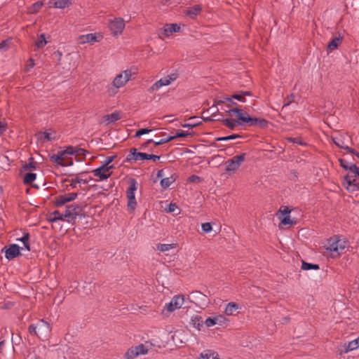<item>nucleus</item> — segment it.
Segmentation results:
<instances>
[{"label": "nucleus", "mask_w": 359, "mask_h": 359, "mask_svg": "<svg viewBox=\"0 0 359 359\" xmlns=\"http://www.w3.org/2000/svg\"><path fill=\"white\" fill-rule=\"evenodd\" d=\"M344 185L348 191L359 190V168L346 174L344 177Z\"/></svg>", "instance_id": "423d86ee"}, {"label": "nucleus", "mask_w": 359, "mask_h": 359, "mask_svg": "<svg viewBox=\"0 0 359 359\" xmlns=\"http://www.w3.org/2000/svg\"><path fill=\"white\" fill-rule=\"evenodd\" d=\"M104 121L107 123H115L116 121L121 118L120 114L117 111L113 112L110 114L106 115L104 117Z\"/></svg>", "instance_id": "c85d7f7f"}, {"label": "nucleus", "mask_w": 359, "mask_h": 359, "mask_svg": "<svg viewBox=\"0 0 359 359\" xmlns=\"http://www.w3.org/2000/svg\"><path fill=\"white\" fill-rule=\"evenodd\" d=\"M81 183L86 184V181L77 177L75 179L72 180L71 186L72 187H76L77 184H81Z\"/></svg>", "instance_id": "3c124183"}, {"label": "nucleus", "mask_w": 359, "mask_h": 359, "mask_svg": "<svg viewBox=\"0 0 359 359\" xmlns=\"http://www.w3.org/2000/svg\"><path fill=\"white\" fill-rule=\"evenodd\" d=\"M78 194L75 192L58 195L55 198V205L57 207L62 206L68 202L75 200Z\"/></svg>", "instance_id": "4468645a"}, {"label": "nucleus", "mask_w": 359, "mask_h": 359, "mask_svg": "<svg viewBox=\"0 0 359 359\" xmlns=\"http://www.w3.org/2000/svg\"><path fill=\"white\" fill-rule=\"evenodd\" d=\"M175 178L171 175L170 177H164L161 180V185L163 188H168L174 182Z\"/></svg>", "instance_id": "7c9ffc66"}, {"label": "nucleus", "mask_w": 359, "mask_h": 359, "mask_svg": "<svg viewBox=\"0 0 359 359\" xmlns=\"http://www.w3.org/2000/svg\"><path fill=\"white\" fill-rule=\"evenodd\" d=\"M30 334L37 336L41 340H48L50 336L51 327L50 324L44 320H40L34 324H32L28 327Z\"/></svg>", "instance_id": "f257e3e1"}, {"label": "nucleus", "mask_w": 359, "mask_h": 359, "mask_svg": "<svg viewBox=\"0 0 359 359\" xmlns=\"http://www.w3.org/2000/svg\"><path fill=\"white\" fill-rule=\"evenodd\" d=\"M190 135H191L190 133L182 130V131L177 132L175 135H172V137L174 140L177 137H185Z\"/></svg>", "instance_id": "603ef678"}, {"label": "nucleus", "mask_w": 359, "mask_h": 359, "mask_svg": "<svg viewBox=\"0 0 359 359\" xmlns=\"http://www.w3.org/2000/svg\"><path fill=\"white\" fill-rule=\"evenodd\" d=\"M176 247V244H159L157 245V249L161 252L169 251Z\"/></svg>", "instance_id": "e433bc0d"}, {"label": "nucleus", "mask_w": 359, "mask_h": 359, "mask_svg": "<svg viewBox=\"0 0 359 359\" xmlns=\"http://www.w3.org/2000/svg\"><path fill=\"white\" fill-rule=\"evenodd\" d=\"M281 223L284 225H288V224H292L293 222L290 219V217L289 215L284 217L282 220Z\"/></svg>", "instance_id": "e2e57ef3"}, {"label": "nucleus", "mask_w": 359, "mask_h": 359, "mask_svg": "<svg viewBox=\"0 0 359 359\" xmlns=\"http://www.w3.org/2000/svg\"><path fill=\"white\" fill-rule=\"evenodd\" d=\"M216 323L218 325L224 326L229 324V320L223 315L215 316Z\"/></svg>", "instance_id": "72a5a7b5"}, {"label": "nucleus", "mask_w": 359, "mask_h": 359, "mask_svg": "<svg viewBox=\"0 0 359 359\" xmlns=\"http://www.w3.org/2000/svg\"><path fill=\"white\" fill-rule=\"evenodd\" d=\"M210 356L211 351L209 350H206L200 354L198 359H210Z\"/></svg>", "instance_id": "4d7b16f0"}, {"label": "nucleus", "mask_w": 359, "mask_h": 359, "mask_svg": "<svg viewBox=\"0 0 359 359\" xmlns=\"http://www.w3.org/2000/svg\"><path fill=\"white\" fill-rule=\"evenodd\" d=\"M177 208V206L175 203H170L166 208L168 212H172Z\"/></svg>", "instance_id": "69168bd1"}, {"label": "nucleus", "mask_w": 359, "mask_h": 359, "mask_svg": "<svg viewBox=\"0 0 359 359\" xmlns=\"http://www.w3.org/2000/svg\"><path fill=\"white\" fill-rule=\"evenodd\" d=\"M113 167H104L100 165L99 168L92 170V173L95 177H98V182L107 180L112 174L111 170Z\"/></svg>", "instance_id": "ddd939ff"}, {"label": "nucleus", "mask_w": 359, "mask_h": 359, "mask_svg": "<svg viewBox=\"0 0 359 359\" xmlns=\"http://www.w3.org/2000/svg\"><path fill=\"white\" fill-rule=\"evenodd\" d=\"M184 302V298L182 295L174 296L170 302L166 303L162 310V315L168 317L172 312L180 309Z\"/></svg>", "instance_id": "0eeeda50"}, {"label": "nucleus", "mask_w": 359, "mask_h": 359, "mask_svg": "<svg viewBox=\"0 0 359 359\" xmlns=\"http://www.w3.org/2000/svg\"><path fill=\"white\" fill-rule=\"evenodd\" d=\"M80 207L77 205H68L63 213L65 221L69 223L74 222L79 215Z\"/></svg>", "instance_id": "f8f14e48"}, {"label": "nucleus", "mask_w": 359, "mask_h": 359, "mask_svg": "<svg viewBox=\"0 0 359 359\" xmlns=\"http://www.w3.org/2000/svg\"><path fill=\"white\" fill-rule=\"evenodd\" d=\"M302 269L303 270H306V271L311 270V269L317 270L319 269V266L318 264L302 262Z\"/></svg>", "instance_id": "ea45409f"}, {"label": "nucleus", "mask_w": 359, "mask_h": 359, "mask_svg": "<svg viewBox=\"0 0 359 359\" xmlns=\"http://www.w3.org/2000/svg\"><path fill=\"white\" fill-rule=\"evenodd\" d=\"M64 154L62 151H59L57 154H53L50 156V159L53 163H57L58 165L65 167V163H64Z\"/></svg>", "instance_id": "b1692460"}, {"label": "nucleus", "mask_w": 359, "mask_h": 359, "mask_svg": "<svg viewBox=\"0 0 359 359\" xmlns=\"http://www.w3.org/2000/svg\"><path fill=\"white\" fill-rule=\"evenodd\" d=\"M245 159V154L243 153L240 155L234 156L231 158L226 161V171L228 172H235L238 169L243 162Z\"/></svg>", "instance_id": "9d476101"}, {"label": "nucleus", "mask_w": 359, "mask_h": 359, "mask_svg": "<svg viewBox=\"0 0 359 359\" xmlns=\"http://www.w3.org/2000/svg\"><path fill=\"white\" fill-rule=\"evenodd\" d=\"M48 221L50 222H55L57 221H65V218H63V213L59 212L58 210L53 212L48 216Z\"/></svg>", "instance_id": "cd10ccee"}, {"label": "nucleus", "mask_w": 359, "mask_h": 359, "mask_svg": "<svg viewBox=\"0 0 359 359\" xmlns=\"http://www.w3.org/2000/svg\"><path fill=\"white\" fill-rule=\"evenodd\" d=\"M23 249V248H20L18 245L13 243L4 247L1 252L5 253V257L8 260H12L19 257L21 255L20 250Z\"/></svg>", "instance_id": "9b49d317"}, {"label": "nucleus", "mask_w": 359, "mask_h": 359, "mask_svg": "<svg viewBox=\"0 0 359 359\" xmlns=\"http://www.w3.org/2000/svg\"><path fill=\"white\" fill-rule=\"evenodd\" d=\"M240 309L238 304L235 302H229L224 309V313L227 316H232L234 313Z\"/></svg>", "instance_id": "a878e982"}, {"label": "nucleus", "mask_w": 359, "mask_h": 359, "mask_svg": "<svg viewBox=\"0 0 359 359\" xmlns=\"http://www.w3.org/2000/svg\"><path fill=\"white\" fill-rule=\"evenodd\" d=\"M152 130L151 129H148V128H142L139 130H137L135 133V137H140L141 135H143L144 134H147L150 132H151Z\"/></svg>", "instance_id": "5fc2aeb1"}, {"label": "nucleus", "mask_w": 359, "mask_h": 359, "mask_svg": "<svg viewBox=\"0 0 359 359\" xmlns=\"http://www.w3.org/2000/svg\"><path fill=\"white\" fill-rule=\"evenodd\" d=\"M160 159V156L154 154H149L147 153L137 152L135 148H132L130 150L128 155L126 157L128 161L131 160L139 161V160H152L156 161Z\"/></svg>", "instance_id": "1a4fd4ad"}, {"label": "nucleus", "mask_w": 359, "mask_h": 359, "mask_svg": "<svg viewBox=\"0 0 359 359\" xmlns=\"http://www.w3.org/2000/svg\"><path fill=\"white\" fill-rule=\"evenodd\" d=\"M43 4L42 1H36L32 4L31 8L32 13H36L43 6Z\"/></svg>", "instance_id": "a18cd8bd"}, {"label": "nucleus", "mask_w": 359, "mask_h": 359, "mask_svg": "<svg viewBox=\"0 0 359 359\" xmlns=\"http://www.w3.org/2000/svg\"><path fill=\"white\" fill-rule=\"evenodd\" d=\"M180 29V27L176 23L166 24L163 27V34L165 36H168L173 33L178 32Z\"/></svg>", "instance_id": "6ab92c4d"}, {"label": "nucleus", "mask_w": 359, "mask_h": 359, "mask_svg": "<svg viewBox=\"0 0 359 359\" xmlns=\"http://www.w3.org/2000/svg\"><path fill=\"white\" fill-rule=\"evenodd\" d=\"M115 158V156H107L104 160L102 162V166H104V167H113L114 168V165H110L109 164L114 160Z\"/></svg>", "instance_id": "37998d69"}, {"label": "nucleus", "mask_w": 359, "mask_h": 359, "mask_svg": "<svg viewBox=\"0 0 359 359\" xmlns=\"http://www.w3.org/2000/svg\"><path fill=\"white\" fill-rule=\"evenodd\" d=\"M218 111V109L215 106H212L208 109L207 112L210 113L212 116Z\"/></svg>", "instance_id": "338daca9"}, {"label": "nucleus", "mask_w": 359, "mask_h": 359, "mask_svg": "<svg viewBox=\"0 0 359 359\" xmlns=\"http://www.w3.org/2000/svg\"><path fill=\"white\" fill-rule=\"evenodd\" d=\"M280 212L283 215H285V216H287L289 215V214L290 213V210L289 209L288 207L287 206H283L280 208Z\"/></svg>", "instance_id": "680f3d73"}, {"label": "nucleus", "mask_w": 359, "mask_h": 359, "mask_svg": "<svg viewBox=\"0 0 359 359\" xmlns=\"http://www.w3.org/2000/svg\"><path fill=\"white\" fill-rule=\"evenodd\" d=\"M232 98L236 99L241 102H245V98L243 97V94H242L241 92L233 95L231 97H224V100L231 102Z\"/></svg>", "instance_id": "4c0bfd02"}, {"label": "nucleus", "mask_w": 359, "mask_h": 359, "mask_svg": "<svg viewBox=\"0 0 359 359\" xmlns=\"http://www.w3.org/2000/svg\"><path fill=\"white\" fill-rule=\"evenodd\" d=\"M340 165L347 171V173H350V172L355 170L358 167L356 166L355 164L351 163L346 159H339Z\"/></svg>", "instance_id": "5701e85b"}, {"label": "nucleus", "mask_w": 359, "mask_h": 359, "mask_svg": "<svg viewBox=\"0 0 359 359\" xmlns=\"http://www.w3.org/2000/svg\"><path fill=\"white\" fill-rule=\"evenodd\" d=\"M333 142L340 148H342L346 150L349 153L355 154L357 157L359 158V154L355 153L352 149H351L348 146L344 145V142L339 137H333Z\"/></svg>", "instance_id": "393cba45"}, {"label": "nucleus", "mask_w": 359, "mask_h": 359, "mask_svg": "<svg viewBox=\"0 0 359 359\" xmlns=\"http://www.w3.org/2000/svg\"><path fill=\"white\" fill-rule=\"evenodd\" d=\"M62 152L64 155H73L75 153V148L72 146H69L65 150L62 151Z\"/></svg>", "instance_id": "13d9d810"}, {"label": "nucleus", "mask_w": 359, "mask_h": 359, "mask_svg": "<svg viewBox=\"0 0 359 359\" xmlns=\"http://www.w3.org/2000/svg\"><path fill=\"white\" fill-rule=\"evenodd\" d=\"M343 37L339 36L338 37H334L331 40V41L327 44V49L330 51H332L334 49L337 48L340 42L342 41Z\"/></svg>", "instance_id": "c756f323"}, {"label": "nucleus", "mask_w": 359, "mask_h": 359, "mask_svg": "<svg viewBox=\"0 0 359 359\" xmlns=\"http://www.w3.org/2000/svg\"><path fill=\"white\" fill-rule=\"evenodd\" d=\"M169 85V81L165 77L161 78L158 81H156L149 88V93H154L158 91L163 86H167Z\"/></svg>", "instance_id": "aec40b11"}, {"label": "nucleus", "mask_w": 359, "mask_h": 359, "mask_svg": "<svg viewBox=\"0 0 359 359\" xmlns=\"http://www.w3.org/2000/svg\"><path fill=\"white\" fill-rule=\"evenodd\" d=\"M201 11L202 7L200 5H195L186 11L185 13L190 18L194 19L198 15L201 13Z\"/></svg>", "instance_id": "4be33fe9"}, {"label": "nucleus", "mask_w": 359, "mask_h": 359, "mask_svg": "<svg viewBox=\"0 0 359 359\" xmlns=\"http://www.w3.org/2000/svg\"><path fill=\"white\" fill-rule=\"evenodd\" d=\"M173 140L172 135L168 136L167 137L162 138L157 142H154L156 146H158L165 143H167Z\"/></svg>", "instance_id": "09e8293b"}, {"label": "nucleus", "mask_w": 359, "mask_h": 359, "mask_svg": "<svg viewBox=\"0 0 359 359\" xmlns=\"http://www.w3.org/2000/svg\"><path fill=\"white\" fill-rule=\"evenodd\" d=\"M326 250L332 258L339 257L348 246V241L339 236L332 237L327 241Z\"/></svg>", "instance_id": "f03ea898"}, {"label": "nucleus", "mask_w": 359, "mask_h": 359, "mask_svg": "<svg viewBox=\"0 0 359 359\" xmlns=\"http://www.w3.org/2000/svg\"><path fill=\"white\" fill-rule=\"evenodd\" d=\"M41 135V139H43V141H50L55 138V136H53V134L51 132L48 130H46L40 134Z\"/></svg>", "instance_id": "a19ab883"}, {"label": "nucleus", "mask_w": 359, "mask_h": 359, "mask_svg": "<svg viewBox=\"0 0 359 359\" xmlns=\"http://www.w3.org/2000/svg\"><path fill=\"white\" fill-rule=\"evenodd\" d=\"M17 241H19L23 243L24 248L26 249L27 251L30 250V246H29V233H25L22 237L18 238Z\"/></svg>", "instance_id": "2f4dec72"}, {"label": "nucleus", "mask_w": 359, "mask_h": 359, "mask_svg": "<svg viewBox=\"0 0 359 359\" xmlns=\"http://www.w3.org/2000/svg\"><path fill=\"white\" fill-rule=\"evenodd\" d=\"M222 122L224 125L230 129H233L238 124L236 121L230 118H225L222 121Z\"/></svg>", "instance_id": "58836bf2"}, {"label": "nucleus", "mask_w": 359, "mask_h": 359, "mask_svg": "<svg viewBox=\"0 0 359 359\" xmlns=\"http://www.w3.org/2000/svg\"><path fill=\"white\" fill-rule=\"evenodd\" d=\"M36 166L34 162L25 163L22 165L21 172L27 171L28 169H35Z\"/></svg>", "instance_id": "de8ad7c7"}, {"label": "nucleus", "mask_w": 359, "mask_h": 359, "mask_svg": "<svg viewBox=\"0 0 359 359\" xmlns=\"http://www.w3.org/2000/svg\"><path fill=\"white\" fill-rule=\"evenodd\" d=\"M191 323L193 326L198 330H201L204 323L202 317L199 315H194L191 316Z\"/></svg>", "instance_id": "bb28decb"}, {"label": "nucleus", "mask_w": 359, "mask_h": 359, "mask_svg": "<svg viewBox=\"0 0 359 359\" xmlns=\"http://www.w3.org/2000/svg\"><path fill=\"white\" fill-rule=\"evenodd\" d=\"M269 121L265 118H256L251 117L248 122V125L250 126L259 127L260 128H264L268 126Z\"/></svg>", "instance_id": "a211bd4d"}, {"label": "nucleus", "mask_w": 359, "mask_h": 359, "mask_svg": "<svg viewBox=\"0 0 359 359\" xmlns=\"http://www.w3.org/2000/svg\"><path fill=\"white\" fill-rule=\"evenodd\" d=\"M294 95L293 94H291L289 96H287L284 101L283 107L290 105L291 103L294 102Z\"/></svg>", "instance_id": "864d4df0"}, {"label": "nucleus", "mask_w": 359, "mask_h": 359, "mask_svg": "<svg viewBox=\"0 0 359 359\" xmlns=\"http://www.w3.org/2000/svg\"><path fill=\"white\" fill-rule=\"evenodd\" d=\"M191 297L197 301L196 304L202 306H207L209 304L208 297L199 291L192 292L191 293Z\"/></svg>", "instance_id": "dca6fc26"}, {"label": "nucleus", "mask_w": 359, "mask_h": 359, "mask_svg": "<svg viewBox=\"0 0 359 359\" xmlns=\"http://www.w3.org/2000/svg\"><path fill=\"white\" fill-rule=\"evenodd\" d=\"M228 112L231 115H232L233 114H236L238 118L240 121H241L244 123L248 124V122L250 121V115L248 113H246V112L243 111V110L239 109L238 108H234V109H229Z\"/></svg>", "instance_id": "f3484780"}, {"label": "nucleus", "mask_w": 359, "mask_h": 359, "mask_svg": "<svg viewBox=\"0 0 359 359\" xmlns=\"http://www.w3.org/2000/svg\"><path fill=\"white\" fill-rule=\"evenodd\" d=\"M34 67V61L33 59L30 58L26 65L25 70L27 72H29L30 69H32Z\"/></svg>", "instance_id": "bf43d9fd"}, {"label": "nucleus", "mask_w": 359, "mask_h": 359, "mask_svg": "<svg viewBox=\"0 0 359 359\" xmlns=\"http://www.w3.org/2000/svg\"><path fill=\"white\" fill-rule=\"evenodd\" d=\"M46 44L47 41L46 40L45 34H40L38 40L35 42V46L39 48H41L44 47Z\"/></svg>", "instance_id": "c9c22d12"}, {"label": "nucleus", "mask_w": 359, "mask_h": 359, "mask_svg": "<svg viewBox=\"0 0 359 359\" xmlns=\"http://www.w3.org/2000/svg\"><path fill=\"white\" fill-rule=\"evenodd\" d=\"M125 27V20L121 17L114 18L108 22L109 29L115 37H118L123 34Z\"/></svg>", "instance_id": "6e6552de"}, {"label": "nucleus", "mask_w": 359, "mask_h": 359, "mask_svg": "<svg viewBox=\"0 0 359 359\" xmlns=\"http://www.w3.org/2000/svg\"><path fill=\"white\" fill-rule=\"evenodd\" d=\"M359 347L358 339H355L348 343H345L339 349L340 355L348 353L349 351L357 349Z\"/></svg>", "instance_id": "2eb2a0df"}, {"label": "nucleus", "mask_w": 359, "mask_h": 359, "mask_svg": "<svg viewBox=\"0 0 359 359\" xmlns=\"http://www.w3.org/2000/svg\"><path fill=\"white\" fill-rule=\"evenodd\" d=\"M153 344L149 341H145L130 348L125 353L126 359H135V358L147 354L151 349Z\"/></svg>", "instance_id": "20e7f679"}, {"label": "nucleus", "mask_w": 359, "mask_h": 359, "mask_svg": "<svg viewBox=\"0 0 359 359\" xmlns=\"http://www.w3.org/2000/svg\"><path fill=\"white\" fill-rule=\"evenodd\" d=\"M129 187L126 190L128 198V209L130 211H134L137 207V201L135 198V191L137 189V182L135 179L130 178L128 180Z\"/></svg>", "instance_id": "39448f33"}, {"label": "nucleus", "mask_w": 359, "mask_h": 359, "mask_svg": "<svg viewBox=\"0 0 359 359\" xmlns=\"http://www.w3.org/2000/svg\"><path fill=\"white\" fill-rule=\"evenodd\" d=\"M288 140L290 142L298 144L299 145H306V143L302 142L299 137H290Z\"/></svg>", "instance_id": "052dcab7"}, {"label": "nucleus", "mask_w": 359, "mask_h": 359, "mask_svg": "<svg viewBox=\"0 0 359 359\" xmlns=\"http://www.w3.org/2000/svg\"><path fill=\"white\" fill-rule=\"evenodd\" d=\"M7 48V41H3L0 43V50H4Z\"/></svg>", "instance_id": "774afa93"}, {"label": "nucleus", "mask_w": 359, "mask_h": 359, "mask_svg": "<svg viewBox=\"0 0 359 359\" xmlns=\"http://www.w3.org/2000/svg\"><path fill=\"white\" fill-rule=\"evenodd\" d=\"M239 135H228V136H225V137H219L217 138V141H228V140H234L237 137H238Z\"/></svg>", "instance_id": "6e6d98bb"}, {"label": "nucleus", "mask_w": 359, "mask_h": 359, "mask_svg": "<svg viewBox=\"0 0 359 359\" xmlns=\"http://www.w3.org/2000/svg\"><path fill=\"white\" fill-rule=\"evenodd\" d=\"M179 76V73L177 70H172L168 76H165L169 81V85L175 81Z\"/></svg>", "instance_id": "79ce46f5"}, {"label": "nucleus", "mask_w": 359, "mask_h": 359, "mask_svg": "<svg viewBox=\"0 0 359 359\" xmlns=\"http://www.w3.org/2000/svg\"><path fill=\"white\" fill-rule=\"evenodd\" d=\"M50 4H52V7L54 8L63 9L69 7L72 4V0H50Z\"/></svg>", "instance_id": "412c9836"}, {"label": "nucleus", "mask_w": 359, "mask_h": 359, "mask_svg": "<svg viewBox=\"0 0 359 359\" xmlns=\"http://www.w3.org/2000/svg\"><path fill=\"white\" fill-rule=\"evenodd\" d=\"M201 123V121H193L190 123L182 124V127L191 129V128H194L199 126Z\"/></svg>", "instance_id": "c03bdc74"}, {"label": "nucleus", "mask_w": 359, "mask_h": 359, "mask_svg": "<svg viewBox=\"0 0 359 359\" xmlns=\"http://www.w3.org/2000/svg\"><path fill=\"white\" fill-rule=\"evenodd\" d=\"M36 175L35 173L28 172L25 175V176L23 177V182L25 184H30L36 180Z\"/></svg>", "instance_id": "f704fd0d"}, {"label": "nucleus", "mask_w": 359, "mask_h": 359, "mask_svg": "<svg viewBox=\"0 0 359 359\" xmlns=\"http://www.w3.org/2000/svg\"><path fill=\"white\" fill-rule=\"evenodd\" d=\"M204 323L205 324V325L208 327H212L215 325H217L216 323V320H215V316L214 317H209L205 321H204Z\"/></svg>", "instance_id": "49530a36"}, {"label": "nucleus", "mask_w": 359, "mask_h": 359, "mask_svg": "<svg viewBox=\"0 0 359 359\" xmlns=\"http://www.w3.org/2000/svg\"><path fill=\"white\" fill-rule=\"evenodd\" d=\"M137 73V71L135 67L127 69L118 74L114 79L111 84L116 89L122 88L130 81L132 76L136 75Z\"/></svg>", "instance_id": "7ed1b4c3"}, {"label": "nucleus", "mask_w": 359, "mask_h": 359, "mask_svg": "<svg viewBox=\"0 0 359 359\" xmlns=\"http://www.w3.org/2000/svg\"><path fill=\"white\" fill-rule=\"evenodd\" d=\"M86 150L82 148H75L74 154L76 156H85L86 154Z\"/></svg>", "instance_id": "0e129e2a"}, {"label": "nucleus", "mask_w": 359, "mask_h": 359, "mask_svg": "<svg viewBox=\"0 0 359 359\" xmlns=\"http://www.w3.org/2000/svg\"><path fill=\"white\" fill-rule=\"evenodd\" d=\"M82 43H90L97 41V36L95 34H87L81 36Z\"/></svg>", "instance_id": "473e14b6"}, {"label": "nucleus", "mask_w": 359, "mask_h": 359, "mask_svg": "<svg viewBox=\"0 0 359 359\" xmlns=\"http://www.w3.org/2000/svg\"><path fill=\"white\" fill-rule=\"evenodd\" d=\"M201 229L204 233H208L212 231V225L209 222H205L202 224Z\"/></svg>", "instance_id": "8fccbe9b"}]
</instances>
